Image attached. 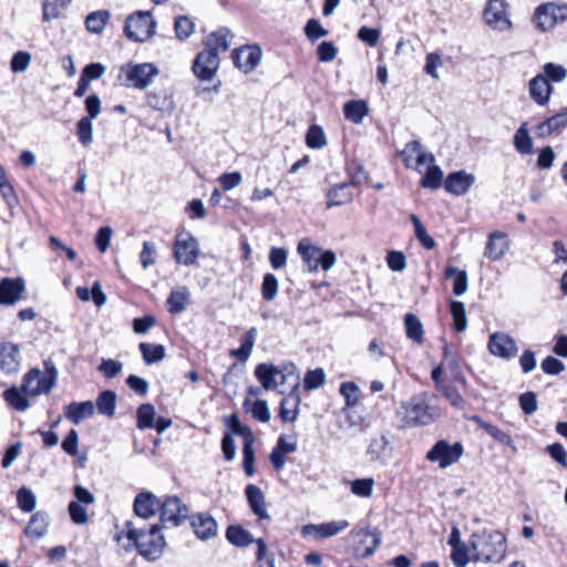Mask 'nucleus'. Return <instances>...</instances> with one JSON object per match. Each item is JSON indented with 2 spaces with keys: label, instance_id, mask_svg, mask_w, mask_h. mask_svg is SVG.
<instances>
[{
  "label": "nucleus",
  "instance_id": "1",
  "mask_svg": "<svg viewBox=\"0 0 567 567\" xmlns=\"http://www.w3.org/2000/svg\"><path fill=\"white\" fill-rule=\"evenodd\" d=\"M126 527L127 544L124 546L126 551L136 547L140 555L147 560H156L162 556L166 543L158 525H152L148 530H143L134 528L132 523L127 522Z\"/></svg>",
  "mask_w": 567,
  "mask_h": 567
},
{
  "label": "nucleus",
  "instance_id": "2",
  "mask_svg": "<svg viewBox=\"0 0 567 567\" xmlns=\"http://www.w3.org/2000/svg\"><path fill=\"white\" fill-rule=\"evenodd\" d=\"M470 547L474 551L473 560L481 563H499L506 555V538L498 532H477L470 537Z\"/></svg>",
  "mask_w": 567,
  "mask_h": 567
},
{
  "label": "nucleus",
  "instance_id": "3",
  "mask_svg": "<svg viewBox=\"0 0 567 567\" xmlns=\"http://www.w3.org/2000/svg\"><path fill=\"white\" fill-rule=\"evenodd\" d=\"M402 423L406 427L425 426L440 416V409L430 405L427 395L420 393L401 404Z\"/></svg>",
  "mask_w": 567,
  "mask_h": 567
},
{
  "label": "nucleus",
  "instance_id": "4",
  "mask_svg": "<svg viewBox=\"0 0 567 567\" xmlns=\"http://www.w3.org/2000/svg\"><path fill=\"white\" fill-rule=\"evenodd\" d=\"M567 20V4L546 2L535 8L532 22L542 33L553 31L557 24Z\"/></svg>",
  "mask_w": 567,
  "mask_h": 567
},
{
  "label": "nucleus",
  "instance_id": "5",
  "mask_svg": "<svg viewBox=\"0 0 567 567\" xmlns=\"http://www.w3.org/2000/svg\"><path fill=\"white\" fill-rule=\"evenodd\" d=\"M158 73V68L153 63H126L120 69V79L124 76L126 86L144 90L153 83Z\"/></svg>",
  "mask_w": 567,
  "mask_h": 567
},
{
  "label": "nucleus",
  "instance_id": "6",
  "mask_svg": "<svg viewBox=\"0 0 567 567\" xmlns=\"http://www.w3.org/2000/svg\"><path fill=\"white\" fill-rule=\"evenodd\" d=\"M155 27L156 22L150 12L138 11L126 19L124 32L127 39L144 42L154 34Z\"/></svg>",
  "mask_w": 567,
  "mask_h": 567
},
{
  "label": "nucleus",
  "instance_id": "7",
  "mask_svg": "<svg viewBox=\"0 0 567 567\" xmlns=\"http://www.w3.org/2000/svg\"><path fill=\"white\" fill-rule=\"evenodd\" d=\"M464 449L460 442L450 444L445 440L437 441L426 453V460L439 463L441 468H446L456 463L463 455Z\"/></svg>",
  "mask_w": 567,
  "mask_h": 567
},
{
  "label": "nucleus",
  "instance_id": "8",
  "mask_svg": "<svg viewBox=\"0 0 567 567\" xmlns=\"http://www.w3.org/2000/svg\"><path fill=\"white\" fill-rule=\"evenodd\" d=\"M56 373L52 370L44 373L39 369H31L22 380V390L27 395L37 396L41 393H49L55 385Z\"/></svg>",
  "mask_w": 567,
  "mask_h": 567
},
{
  "label": "nucleus",
  "instance_id": "9",
  "mask_svg": "<svg viewBox=\"0 0 567 567\" xmlns=\"http://www.w3.org/2000/svg\"><path fill=\"white\" fill-rule=\"evenodd\" d=\"M483 18L485 23L494 30L505 31L512 27L506 0H488L483 12Z\"/></svg>",
  "mask_w": 567,
  "mask_h": 567
},
{
  "label": "nucleus",
  "instance_id": "10",
  "mask_svg": "<svg viewBox=\"0 0 567 567\" xmlns=\"http://www.w3.org/2000/svg\"><path fill=\"white\" fill-rule=\"evenodd\" d=\"M351 536L357 542L354 553L360 558L372 556L382 540L381 533L377 528L371 527L352 530Z\"/></svg>",
  "mask_w": 567,
  "mask_h": 567
},
{
  "label": "nucleus",
  "instance_id": "11",
  "mask_svg": "<svg viewBox=\"0 0 567 567\" xmlns=\"http://www.w3.org/2000/svg\"><path fill=\"white\" fill-rule=\"evenodd\" d=\"M161 520L173 526L181 525L189 516V508L177 496H168L161 503Z\"/></svg>",
  "mask_w": 567,
  "mask_h": 567
},
{
  "label": "nucleus",
  "instance_id": "12",
  "mask_svg": "<svg viewBox=\"0 0 567 567\" xmlns=\"http://www.w3.org/2000/svg\"><path fill=\"white\" fill-rule=\"evenodd\" d=\"M199 255L197 240L189 234L179 235L174 245V257L178 264L195 265Z\"/></svg>",
  "mask_w": 567,
  "mask_h": 567
},
{
  "label": "nucleus",
  "instance_id": "13",
  "mask_svg": "<svg viewBox=\"0 0 567 567\" xmlns=\"http://www.w3.org/2000/svg\"><path fill=\"white\" fill-rule=\"evenodd\" d=\"M349 527L346 519L332 520L321 524H307L302 526L301 534L305 537H312L315 540H321L338 535Z\"/></svg>",
  "mask_w": 567,
  "mask_h": 567
},
{
  "label": "nucleus",
  "instance_id": "14",
  "mask_svg": "<svg viewBox=\"0 0 567 567\" xmlns=\"http://www.w3.org/2000/svg\"><path fill=\"white\" fill-rule=\"evenodd\" d=\"M219 62L217 52L205 49L197 54L193 64V71L202 81H210L219 68Z\"/></svg>",
  "mask_w": 567,
  "mask_h": 567
},
{
  "label": "nucleus",
  "instance_id": "15",
  "mask_svg": "<svg viewBox=\"0 0 567 567\" xmlns=\"http://www.w3.org/2000/svg\"><path fill=\"white\" fill-rule=\"evenodd\" d=\"M231 59L235 66L247 74L259 64L261 50L258 45H244L231 52Z\"/></svg>",
  "mask_w": 567,
  "mask_h": 567
},
{
  "label": "nucleus",
  "instance_id": "16",
  "mask_svg": "<svg viewBox=\"0 0 567 567\" xmlns=\"http://www.w3.org/2000/svg\"><path fill=\"white\" fill-rule=\"evenodd\" d=\"M367 176L362 169H359L358 175L352 178L351 183H341L333 186L328 193L327 208H332L334 206H341L343 204L350 203L353 198V194L351 192V187L353 185L360 184L362 181H365Z\"/></svg>",
  "mask_w": 567,
  "mask_h": 567
},
{
  "label": "nucleus",
  "instance_id": "17",
  "mask_svg": "<svg viewBox=\"0 0 567 567\" xmlns=\"http://www.w3.org/2000/svg\"><path fill=\"white\" fill-rule=\"evenodd\" d=\"M488 350L492 354L503 358H514L518 351L516 341L504 332L491 334L488 340Z\"/></svg>",
  "mask_w": 567,
  "mask_h": 567
},
{
  "label": "nucleus",
  "instance_id": "18",
  "mask_svg": "<svg viewBox=\"0 0 567 567\" xmlns=\"http://www.w3.org/2000/svg\"><path fill=\"white\" fill-rule=\"evenodd\" d=\"M21 368L20 349L11 342L0 343V371L4 374L18 373Z\"/></svg>",
  "mask_w": 567,
  "mask_h": 567
},
{
  "label": "nucleus",
  "instance_id": "19",
  "mask_svg": "<svg viewBox=\"0 0 567 567\" xmlns=\"http://www.w3.org/2000/svg\"><path fill=\"white\" fill-rule=\"evenodd\" d=\"M190 526L194 534L202 540H208L217 535L218 524L208 513H198L190 516Z\"/></svg>",
  "mask_w": 567,
  "mask_h": 567
},
{
  "label": "nucleus",
  "instance_id": "20",
  "mask_svg": "<svg viewBox=\"0 0 567 567\" xmlns=\"http://www.w3.org/2000/svg\"><path fill=\"white\" fill-rule=\"evenodd\" d=\"M25 290L24 280L21 278H3L0 280V305H14Z\"/></svg>",
  "mask_w": 567,
  "mask_h": 567
},
{
  "label": "nucleus",
  "instance_id": "21",
  "mask_svg": "<svg viewBox=\"0 0 567 567\" xmlns=\"http://www.w3.org/2000/svg\"><path fill=\"white\" fill-rule=\"evenodd\" d=\"M475 177L464 171L451 173L445 179L444 187L446 192L461 196L468 192L474 184Z\"/></svg>",
  "mask_w": 567,
  "mask_h": 567
},
{
  "label": "nucleus",
  "instance_id": "22",
  "mask_svg": "<svg viewBox=\"0 0 567 567\" xmlns=\"http://www.w3.org/2000/svg\"><path fill=\"white\" fill-rule=\"evenodd\" d=\"M509 248L507 235L502 231L491 233L485 247V257L492 261L501 260Z\"/></svg>",
  "mask_w": 567,
  "mask_h": 567
},
{
  "label": "nucleus",
  "instance_id": "23",
  "mask_svg": "<svg viewBox=\"0 0 567 567\" xmlns=\"http://www.w3.org/2000/svg\"><path fill=\"white\" fill-rule=\"evenodd\" d=\"M159 507V499L151 492H142L134 499V512L141 518L154 516Z\"/></svg>",
  "mask_w": 567,
  "mask_h": 567
},
{
  "label": "nucleus",
  "instance_id": "24",
  "mask_svg": "<svg viewBox=\"0 0 567 567\" xmlns=\"http://www.w3.org/2000/svg\"><path fill=\"white\" fill-rule=\"evenodd\" d=\"M567 127V109L548 117L536 126L538 137H547Z\"/></svg>",
  "mask_w": 567,
  "mask_h": 567
},
{
  "label": "nucleus",
  "instance_id": "25",
  "mask_svg": "<svg viewBox=\"0 0 567 567\" xmlns=\"http://www.w3.org/2000/svg\"><path fill=\"white\" fill-rule=\"evenodd\" d=\"M297 252L300 255L309 271H315L318 269L321 248L312 245L309 238H302L298 243Z\"/></svg>",
  "mask_w": 567,
  "mask_h": 567
},
{
  "label": "nucleus",
  "instance_id": "26",
  "mask_svg": "<svg viewBox=\"0 0 567 567\" xmlns=\"http://www.w3.org/2000/svg\"><path fill=\"white\" fill-rule=\"evenodd\" d=\"M231 38L233 34L229 29L219 28L206 38L205 49L217 52V54L219 55L220 52L228 51V49L230 48Z\"/></svg>",
  "mask_w": 567,
  "mask_h": 567
},
{
  "label": "nucleus",
  "instance_id": "27",
  "mask_svg": "<svg viewBox=\"0 0 567 567\" xmlns=\"http://www.w3.org/2000/svg\"><path fill=\"white\" fill-rule=\"evenodd\" d=\"M245 494L254 514L259 519H268L269 515L266 509L264 492L258 486L249 484L245 489Z\"/></svg>",
  "mask_w": 567,
  "mask_h": 567
},
{
  "label": "nucleus",
  "instance_id": "28",
  "mask_svg": "<svg viewBox=\"0 0 567 567\" xmlns=\"http://www.w3.org/2000/svg\"><path fill=\"white\" fill-rule=\"evenodd\" d=\"M279 374L280 369L274 364L260 363L255 369V377L258 379L265 390H274L278 388Z\"/></svg>",
  "mask_w": 567,
  "mask_h": 567
},
{
  "label": "nucleus",
  "instance_id": "29",
  "mask_svg": "<svg viewBox=\"0 0 567 567\" xmlns=\"http://www.w3.org/2000/svg\"><path fill=\"white\" fill-rule=\"evenodd\" d=\"M95 406L92 401L72 402L65 406V417L73 424H80L83 420L94 414Z\"/></svg>",
  "mask_w": 567,
  "mask_h": 567
},
{
  "label": "nucleus",
  "instance_id": "30",
  "mask_svg": "<svg viewBox=\"0 0 567 567\" xmlns=\"http://www.w3.org/2000/svg\"><path fill=\"white\" fill-rule=\"evenodd\" d=\"M551 91V85L543 74L536 75L529 82L530 96L540 105H545L548 102Z\"/></svg>",
  "mask_w": 567,
  "mask_h": 567
},
{
  "label": "nucleus",
  "instance_id": "31",
  "mask_svg": "<svg viewBox=\"0 0 567 567\" xmlns=\"http://www.w3.org/2000/svg\"><path fill=\"white\" fill-rule=\"evenodd\" d=\"M146 102L150 107L162 113H171L174 110L173 96L166 90L147 93Z\"/></svg>",
  "mask_w": 567,
  "mask_h": 567
},
{
  "label": "nucleus",
  "instance_id": "32",
  "mask_svg": "<svg viewBox=\"0 0 567 567\" xmlns=\"http://www.w3.org/2000/svg\"><path fill=\"white\" fill-rule=\"evenodd\" d=\"M258 330L256 327H251L241 338V344L239 348L230 351V357L236 358L240 362H246L252 352L256 343Z\"/></svg>",
  "mask_w": 567,
  "mask_h": 567
},
{
  "label": "nucleus",
  "instance_id": "33",
  "mask_svg": "<svg viewBox=\"0 0 567 567\" xmlns=\"http://www.w3.org/2000/svg\"><path fill=\"white\" fill-rule=\"evenodd\" d=\"M300 398L297 391H290L280 403V417L285 422H293L298 416Z\"/></svg>",
  "mask_w": 567,
  "mask_h": 567
},
{
  "label": "nucleus",
  "instance_id": "34",
  "mask_svg": "<svg viewBox=\"0 0 567 567\" xmlns=\"http://www.w3.org/2000/svg\"><path fill=\"white\" fill-rule=\"evenodd\" d=\"M368 113L369 106L363 100L348 101L343 106L344 117L354 124H361Z\"/></svg>",
  "mask_w": 567,
  "mask_h": 567
},
{
  "label": "nucleus",
  "instance_id": "35",
  "mask_svg": "<svg viewBox=\"0 0 567 567\" xmlns=\"http://www.w3.org/2000/svg\"><path fill=\"white\" fill-rule=\"evenodd\" d=\"M189 297L190 292L186 287L172 290L166 300L168 312L173 315L183 312L189 302Z\"/></svg>",
  "mask_w": 567,
  "mask_h": 567
},
{
  "label": "nucleus",
  "instance_id": "36",
  "mask_svg": "<svg viewBox=\"0 0 567 567\" xmlns=\"http://www.w3.org/2000/svg\"><path fill=\"white\" fill-rule=\"evenodd\" d=\"M3 400L10 405L12 409L19 412L27 411L30 406L28 396L23 390L17 386H10L7 389L3 394Z\"/></svg>",
  "mask_w": 567,
  "mask_h": 567
},
{
  "label": "nucleus",
  "instance_id": "37",
  "mask_svg": "<svg viewBox=\"0 0 567 567\" xmlns=\"http://www.w3.org/2000/svg\"><path fill=\"white\" fill-rule=\"evenodd\" d=\"M227 540L237 547H247L255 542L252 535L239 525H231L226 530Z\"/></svg>",
  "mask_w": 567,
  "mask_h": 567
},
{
  "label": "nucleus",
  "instance_id": "38",
  "mask_svg": "<svg viewBox=\"0 0 567 567\" xmlns=\"http://www.w3.org/2000/svg\"><path fill=\"white\" fill-rule=\"evenodd\" d=\"M390 442L385 435L374 437L369 446L367 453L373 460L385 461L390 456Z\"/></svg>",
  "mask_w": 567,
  "mask_h": 567
},
{
  "label": "nucleus",
  "instance_id": "39",
  "mask_svg": "<svg viewBox=\"0 0 567 567\" xmlns=\"http://www.w3.org/2000/svg\"><path fill=\"white\" fill-rule=\"evenodd\" d=\"M472 420L482 429L484 430L489 436H492L494 440H496L497 442L504 444V445H507V446H512L513 445V440L509 434H507L506 432L502 431L501 429H498L497 426L488 423V422H485L482 417H480L478 415H475L472 417Z\"/></svg>",
  "mask_w": 567,
  "mask_h": 567
},
{
  "label": "nucleus",
  "instance_id": "40",
  "mask_svg": "<svg viewBox=\"0 0 567 567\" xmlns=\"http://www.w3.org/2000/svg\"><path fill=\"white\" fill-rule=\"evenodd\" d=\"M445 277L446 278H454L453 282V293L455 296H462L467 290V272L465 270H460L456 267L447 266L445 268Z\"/></svg>",
  "mask_w": 567,
  "mask_h": 567
},
{
  "label": "nucleus",
  "instance_id": "41",
  "mask_svg": "<svg viewBox=\"0 0 567 567\" xmlns=\"http://www.w3.org/2000/svg\"><path fill=\"white\" fill-rule=\"evenodd\" d=\"M404 326L406 337L416 343H422L424 331L419 318L413 313H406L404 316Z\"/></svg>",
  "mask_w": 567,
  "mask_h": 567
},
{
  "label": "nucleus",
  "instance_id": "42",
  "mask_svg": "<svg viewBox=\"0 0 567 567\" xmlns=\"http://www.w3.org/2000/svg\"><path fill=\"white\" fill-rule=\"evenodd\" d=\"M140 350L146 364H154L165 358V348L162 344L140 343Z\"/></svg>",
  "mask_w": 567,
  "mask_h": 567
},
{
  "label": "nucleus",
  "instance_id": "43",
  "mask_svg": "<svg viewBox=\"0 0 567 567\" xmlns=\"http://www.w3.org/2000/svg\"><path fill=\"white\" fill-rule=\"evenodd\" d=\"M48 532V520H47V517L44 514L42 513H35L27 528H25V534L27 536L29 537H33V538H40L42 536H44Z\"/></svg>",
  "mask_w": 567,
  "mask_h": 567
},
{
  "label": "nucleus",
  "instance_id": "44",
  "mask_svg": "<svg viewBox=\"0 0 567 567\" xmlns=\"http://www.w3.org/2000/svg\"><path fill=\"white\" fill-rule=\"evenodd\" d=\"M306 144L309 148L319 150L327 145V137L320 125H311L306 133Z\"/></svg>",
  "mask_w": 567,
  "mask_h": 567
},
{
  "label": "nucleus",
  "instance_id": "45",
  "mask_svg": "<svg viewBox=\"0 0 567 567\" xmlns=\"http://www.w3.org/2000/svg\"><path fill=\"white\" fill-rule=\"evenodd\" d=\"M409 152L415 153V163L412 168L420 169L425 164L433 165L434 156L431 153L424 152L419 141H412L406 144V153Z\"/></svg>",
  "mask_w": 567,
  "mask_h": 567
},
{
  "label": "nucleus",
  "instance_id": "46",
  "mask_svg": "<svg viewBox=\"0 0 567 567\" xmlns=\"http://www.w3.org/2000/svg\"><path fill=\"white\" fill-rule=\"evenodd\" d=\"M514 146L520 154H529L533 150V141L528 134L527 124L523 123L514 135Z\"/></svg>",
  "mask_w": 567,
  "mask_h": 567
},
{
  "label": "nucleus",
  "instance_id": "47",
  "mask_svg": "<svg viewBox=\"0 0 567 567\" xmlns=\"http://www.w3.org/2000/svg\"><path fill=\"white\" fill-rule=\"evenodd\" d=\"M116 394L113 391H103L96 400L97 411L106 416H113L115 412Z\"/></svg>",
  "mask_w": 567,
  "mask_h": 567
},
{
  "label": "nucleus",
  "instance_id": "48",
  "mask_svg": "<svg viewBox=\"0 0 567 567\" xmlns=\"http://www.w3.org/2000/svg\"><path fill=\"white\" fill-rule=\"evenodd\" d=\"M155 408L150 403L142 404L136 412L137 427L141 430L151 429L155 422Z\"/></svg>",
  "mask_w": 567,
  "mask_h": 567
},
{
  "label": "nucleus",
  "instance_id": "49",
  "mask_svg": "<svg viewBox=\"0 0 567 567\" xmlns=\"http://www.w3.org/2000/svg\"><path fill=\"white\" fill-rule=\"evenodd\" d=\"M450 308L453 318V328L456 332H464L467 328L464 303L461 301H452Z\"/></svg>",
  "mask_w": 567,
  "mask_h": 567
},
{
  "label": "nucleus",
  "instance_id": "50",
  "mask_svg": "<svg viewBox=\"0 0 567 567\" xmlns=\"http://www.w3.org/2000/svg\"><path fill=\"white\" fill-rule=\"evenodd\" d=\"M443 179V172L436 165H430L424 177L421 181V185L424 188L437 189L441 187Z\"/></svg>",
  "mask_w": 567,
  "mask_h": 567
},
{
  "label": "nucleus",
  "instance_id": "51",
  "mask_svg": "<svg viewBox=\"0 0 567 567\" xmlns=\"http://www.w3.org/2000/svg\"><path fill=\"white\" fill-rule=\"evenodd\" d=\"M109 19L107 11L92 12L86 17L85 25L86 29L92 33H101Z\"/></svg>",
  "mask_w": 567,
  "mask_h": 567
},
{
  "label": "nucleus",
  "instance_id": "52",
  "mask_svg": "<svg viewBox=\"0 0 567 567\" xmlns=\"http://www.w3.org/2000/svg\"><path fill=\"white\" fill-rule=\"evenodd\" d=\"M410 219L414 226V233L419 241L426 249H433L435 247V240L427 234L425 227L414 214L410 216Z\"/></svg>",
  "mask_w": 567,
  "mask_h": 567
},
{
  "label": "nucleus",
  "instance_id": "53",
  "mask_svg": "<svg viewBox=\"0 0 567 567\" xmlns=\"http://www.w3.org/2000/svg\"><path fill=\"white\" fill-rule=\"evenodd\" d=\"M228 426L233 434L241 435L244 437V444H247L248 442L249 444H254L255 439L252 431L250 430V427L241 424L236 414H233L229 417Z\"/></svg>",
  "mask_w": 567,
  "mask_h": 567
},
{
  "label": "nucleus",
  "instance_id": "54",
  "mask_svg": "<svg viewBox=\"0 0 567 567\" xmlns=\"http://www.w3.org/2000/svg\"><path fill=\"white\" fill-rule=\"evenodd\" d=\"M278 279L274 274H266L261 284V296L266 301H271L278 293Z\"/></svg>",
  "mask_w": 567,
  "mask_h": 567
},
{
  "label": "nucleus",
  "instance_id": "55",
  "mask_svg": "<svg viewBox=\"0 0 567 567\" xmlns=\"http://www.w3.org/2000/svg\"><path fill=\"white\" fill-rule=\"evenodd\" d=\"M174 29L179 40H186L193 34L195 24L188 17L181 16L176 18Z\"/></svg>",
  "mask_w": 567,
  "mask_h": 567
},
{
  "label": "nucleus",
  "instance_id": "56",
  "mask_svg": "<svg viewBox=\"0 0 567 567\" xmlns=\"http://www.w3.org/2000/svg\"><path fill=\"white\" fill-rule=\"evenodd\" d=\"M17 501L19 507L25 512L30 513L35 508L37 498L33 492L27 487H21L17 493Z\"/></svg>",
  "mask_w": 567,
  "mask_h": 567
},
{
  "label": "nucleus",
  "instance_id": "57",
  "mask_svg": "<svg viewBox=\"0 0 567 567\" xmlns=\"http://www.w3.org/2000/svg\"><path fill=\"white\" fill-rule=\"evenodd\" d=\"M92 121L93 120L82 117L76 123V134L79 141L85 146L90 145L93 141Z\"/></svg>",
  "mask_w": 567,
  "mask_h": 567
},
{
  "label": "nucleus",
  "instance_id": "58",
  "mask_svg": "<svg viewBox=\"0 0 567 567\" xmlns=\"http://www.w3.org/2000/svg\"><path fill=\"white\" fill-rule=\"evenodd\" d=\"M157 257L156 246L152 241H144L140 254V261L144 269L155 265Z\"/></svg>",
  "mask_w": 567,
  "mask_h": 567
},
{
  "label": "nucleus",
  "instance_id": "59",
  "mask_svg": "<svg viewBox=\"0 0 567 567\" xmlns=\"http://www.w3.org/2000/svg\"><path fill=\"white\" fill-rule=\"evenodd\" d=\"M374 480L371 477L354 480L351 483V492L360 497H369L372 494Z\"/></svg>",
  "mask_w": 567,
  "mask_h": 567
},
{
  "label": "nucleus",
  "instance_id": "60",
  "mask_svg": "<svg viewBox=\"0 0 567 567\" xmlns=\"http://www.w3.org/2000/svg\"><path fill=\"white\" fill-rule=\"evenodd\" d=\"M324 372L322 369L309 370L303 379V386L306 390H315L324 383Z\"/></svg>",
  "mask_w": 567,
  "mask_h": 567
},
{
  "label": "nucleus",
  "instance_id": "61",
  "mask_svg": "<svg viewBox=\"0 0 567 567\" xmlns=\"http://www.w3.org/2000/svg\"><path fill=\"white\" fill-rule=\"evenodd\" d=\"M31 63V54L27 51H18L11 59V70L14 73L24 72Z\"/></svg>",
  "mask_w": 567,
  "mask_h": 567
},
{
  "label": "nucleus",
  "instance_id": "62",
  "mask_svg": "<svg viewBox=\"0 0 567 567\" xmlns=\"http://www.w3.org/2000/svg\"><path fill=\"white\" fill-rule=\"evenodd\" d=\"M468 548H471L470 544L466 545L465 543L452 548L451 559L456 567H466L468 564Z\"/></svg>",
  "mask_w": 567,
  "mask_h": 567
},
{
  "label": "nucleus",
  "instance_id": "63",
  "mask_svg": "<svg viewBox=\"0 0 567 567\" xmlns=\"http://www.w3.org/2000/svg\"><path fill=\"white\" fill-rule=\"evenodd\" d=\"M338 53L337 47L330 41L321 42L317 48V54L320 62H331Z\"/></svg>",
  "mask_w": 567,
  "mask_h": 567
},
{
  "label": "nucleus",
  "instance_id": "64",
  "mask_svg": "<svg viewBox=\"0 0 567 567\" xmlns=\"http://www.w3.org/2000/svg\"><path fill=\"white\" fill-rule=\"evenodd\" d=\"M544 73L547 81L561 82L567 75V70L560 64L550 62L544 65Z\"/></svg>",
  "mask_w": 567,
  "mask_h": 567
}]
</instances>
